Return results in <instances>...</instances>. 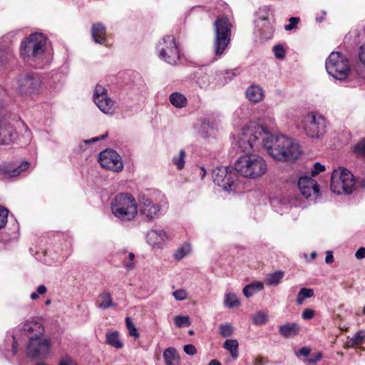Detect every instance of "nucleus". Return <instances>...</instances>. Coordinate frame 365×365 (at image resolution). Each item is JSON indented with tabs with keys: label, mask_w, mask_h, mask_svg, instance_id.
<instances>
[{
	"label": "nucleus",
	"mask_w": 365,
	"mask_h": 365,
	"mask_svg": "<svg viewBox=\"0 0 365 365\" xmlns=\"http://www.w3.org/2000/svg\"><path fill=\"white\" fill-rule=\"evenodd\" d=\"M274 126V119L271 116L251 122L242 130L238 140L239 147L243 151H247L262 143L267 153L277 160L297 159L301 154L299 144L284 135H272Z\"/></svg>",
	"instance_id": "obj_1"
},
{
	"label": "nucleus",
	"mask_w": 365,
	"mask_h": 365,
	"mask_svg": "<svg viewBox=\"0 0 365 365\" xmlns=\"http://www.w3.org/2000/svg\"><path fill=\"white\" fill-rule=\"evenodd\" d=\"M235 170L244 178L257 179L267 173V164L258 154H245L235 161Z\"/></svg>",
	"instance_id": "obj_2"
},
{
	"label": "nucleus",
	"mask_w": 365,
	"mask_h": 365,
	"mask_svg": "<svg viewBox=\"0 0 365 365\" xmlns=\"http://www.w3.org/2000/svg\"><path fill=\"white\" fill-rule=\"evenodd\" d=\"M4 108L0 102V145H9L14 143L18 138V133L15 124L21 125L24 129L23 138L24 143H29L31 140V132L28 126L21 120L14 121L4 117Z\"/></svg>",
	"instance_id": "obj_3"
},
{
	"label": "nucleus",
	"mask_w": 365,
	"mask_h": 365,
	"mask_svg": "<svg viewBox=\"0 0 365 365\" xmlns=\"http://www.w3.org/2000/svg\"><path fill=\"white\" fill-rule=\"evenodd\" d=\"M232 24L225 16L218 17L214 23L213 51L221 57L231 41Z\"/></svg>",
	"instance_id": "obj_4"
},
{
	"label": "nucleus",
	"mask_w": 365,
	"mask_h": 365,
	"mask_svg": "<svg viewBox=\"0 0 365 365\" xmlns=\"http://www.w3.org/2000/svg\"><path fill=\"white\" fill-rule=\"evenodd\" d=\"M111 210L118 219L128 222L133 220L138 212L135 198L129 193L118 194L111 203Z\"/></svg>",
	"instance_id": "obj_5"
},
{
	"label": "nucleus",
	"mask_w": 365,
	"mask_h": 365,
	"mask_svg": "<svg viewBox=\"0 0 365 365\" xmlns=\"http://www.w3.org/2000/svg\"><path fill=\"white\" fill-rule=\"evenodd\" d=\"M355 181L353 175L344 168H339L332 172L330 188L338 195L351 194L354 188Z\"/></svg>",
	"instance_id": "obj_6"
},
{
	"label": "nucleus",
	"mask_w": 365,
	"mask_h": 365,
	"mask_svg": "<svg viewBox=\"0 0 365 365\" xmlns=\"http://www.w3.org/2000/svg\"><path fill=\"white\" fill-rule=\"evenodd\" d=\"M327 73L338 80H344L350 72L349 61L346 56L339 52H332L326 60Z\"/></svg>",
	"instance_id": "obj_7"
},
{
	"label": "nucleus",
	"mask_w": 365,
	"mask_h": 365,
	"mask_svg": "<svg viewBox=\"0 0 365 365\" xmlns=\"http://www.w3.org/2000/svg\"><path fill=\"white\" fill-rule=\"evenodd\" d=\"M46 49V38L42 34H31L21 46V55L23 58H40Z\"/></svg>",
	"instance_id": "obj_8"
},
{
	"label": "nucleus",
	"mask_w": 365,
	"mask_h": 365,
	"mask_svg": "<svg viewBox=\"0 0 365 365\" xmlns=\"http://www.w3.org/2000/svg\"><path fill=\"white\" fill-rule=\"evenodd\" d=\"M51 340L49 338L38 336L29 337L26 346V354L30 359H43L51 352Z\"/></svg>",
	"instance_id": "obj_9"
},
{
	"label": "nucleus",
	"mask_w": 365,
	"mask_h": 365,
	"mask_svg": "<svg viewBox=\"0 0 365 365\" xmlns=\"http://www.w3.org/2000/svg\"><path fill=\"white\" fill-rule=\"evenodd\" d=\"M305 133L312 138H319L324 135L327 128L325 118L317 113H309L304 118Z\"/></svg>",
	"instance_id": "obj_10"
},
{
	"label": "nucleus",
	"mask_w": 365,
	"mask_h": 365,
	"mask_svg": "<svg viewBox=\"0 0 365 365\" xmlns=\"http://www.w3.org/2000/svg\"><path fill=\"white\" fill-rule=\"evenodd\" d=\"M157 50L160 59L170 65H175L180 59L179 50L173 36H165L159 42Z\"/></svg>",
	"instance_id": "obj_11"
},
{
	"label": "nucleus",
	"mask_w": 365,
	"mask_h": 365,
	"mask_svg": "<svg viewBox=\"0 0 365 365\" xmlns=\"http://www.w3.org/2000/svg\"><path fill=\"white\" fill-rule=\"evenodd\" d=\"M269 11L267 6L260 8L256 13L255 20V33L264 40L271 38L274 33L272 24L269 19Z\"/></svg>",
	"instance_id": "obj_12"
},
{
	"label": "nucleus",
	"mask_w": 365,
	"mask_h": 365,
	"mask_svg": "<svg viewBox=\"0 0 365 365\" xmlns=\"http://www.w3.org/2000/svg\"><path fill=\"white\" fill-rule=\"evenodd\" d=\"M213 182L224 190L232 191L236 189L237 176L235 173H232L227 166H220L215 168L212 173Z\"/></svg>",
	"instance_id": "obj_13"
},
{
	"label": "nucleus",
	"mask_w": 365,
	"mask_h": 365,
	"mask_svg": "<svg viewBox=\"0 0 365 365\" xmlns=\"http://www.w3.org/2000/svg\"><path fill=\"white\" fill-rule=\"evenodd\" d=\"M41 81L34 74H21L16 80V89L21 96H31L38 92Z\"/></svg>",
	"instance_id": "obj_14"
},
{
	"label": "nucleus",
	"mask_w": 365,
	"mask_h": 365,
	"mask_svg": "<svg viewBox=\"0 0 365 365\" xmlns=\"http://www.w3.org/2000/svg\"><path fill=\"white\" fill-rule=\"evenodd\" d=\"M140 214L149 220L159 217L166 212L167 205L155 203L148 197H143L139 203Z\"/></svg>",
	"instance_id": "obj_15"
},
{
	"label": "nucleus",
	"mask_w": 365,
	"mask_h": 365,
	"mask_svg": "<svg viewBox=\"0 0 365 365\" xmlns=\"http://www.w3.org/2000/svg\"><path fill=\"white\" fill-rule=\"evenodd\" d=\"M98 161L103 168L115 172L121 171L123 168L120 156L116 151L111 149L101 152Z\"/></svg>",
	"instance_id": "obj_16"
},
{
	"label": "nucleus",
	"mask_w": 365,
	"mask_h": 365,
	"mask_svg": "<svg viewBox=\"0 0 365 365\" xmlns=\"http://www.w3.org/2000/svg\"><path fill=\"white\" fill-rule=\"evenodd\" d=\"M298 187L306 198L310 197L312 195L317 197L319 193V187L317 182L307 176H301L298 180Z\"/></svg>",
	"instance_id": "obj_17"
},
{
	"label": "nucleus",
	"mask_w": 365,
	"mask_h": 365,
	"mask_svg": "<svg viewBox=\"0 0 365 365\" xmlns=\"http://www.w3.org/2000/svg\"><path fill=\"white\" fill-rule=\"evenodd\" d=\"M21 331L29 337L43 336L45 330L42 323L35 319L25 322L21 327Z\"/></svg>",
	"instance_id": "obj_18"
},
{
	"label": "nucleus",
	"mask_w": 365,
	"mask_h": 365,
	"mask_svg": "<svg viewBox=\"0 0 365 365\" xmlns=\"http://www.w3.org/2000/svg\"><path fill=\"white\" fill-rule=\"evenodd\" d=\"M106 29L101 23L93 24L91 27V37L95 43L103 44L106 42Z\"/></svg>",
	"instance_id": "obj_19"
},
{
	"label": "nucleus",
	"mask_w": 365,
	"mask_h": 365,
	"mask_svg": "<svg viewBox=\"0 0 365 365\" xmlns=\"http://www.w3.org/2000/svg\"><path fill=\"white\" fill-rule=\"evenodd\" d=\"M147 242L154 246L163 243L167 238L166 233L163 230H152L147 234Z\"/></svg>",
	"instance_id": "obj_20"
},
{
	"label": "nucleus",
	"mask_w": 365,
	"mask_h": 365,
	"mask_svg": "<svg viewBox=\"0 0 365 365\" xmlns=\"http://www.w3.org/2000/svg\"><path fill=\"white\" fill-rule=\"evenodd\" d=\"M93 101L103 113L112 114L114 112V101L111 98H108V96H103Z\"/></svg>",
	"instance_id": "obj_21"
},
{
	"label": "nucleus",
	"mask_w": 365,
	"mask_h": 365,
	"mask_svg": "<svg viewBox=\"0 0 365 365\" xmlns=\"http://www.w3.org/2000/svg\"><path fill=\"white\" fill-rule=\"evenodd\" d=\"M247 98L253 103H259L264 98V92L262 88L256 85L250 86L246 91Z\"/></svg>",
	"instance_id": "obj_22"
},
{
	"label": "nucleus",
	"mask_w": 365,
	"mask_h": 365,
	"mask_svg": "<svg viewBox=\"0 0 365 365\" xmlns=\"http://www.w3.org/2000/svg\"><path fill=\"white\" fill-rule=\"evenodd\" d=\"M299 326L297 323H287L279 327V332L284 338H292L299 332Z\"/></svg>",
	"instance_id": "obj_23"
},
{
	"label": "nucleus",
	"mask_w": 365,
	"mask_h": 365,
	"mask_svg": "<svg viewBox=\"0 0 365 365\" xmlns=\"http://www.w3.org/2000/svg\"><path fill=\"white\" fill-rule=\"evenodd\" d=\"M163 358L166 365H179L180 356L174 347H168L163 352Z\"/></svg>",
	"instance_id": "obj_24"
},
{
	"label": "nucleus",
	"mask_w": 365,
	"mask_h": 365,
	"mask_svg": "<svg viewBox=\"0 0 365 365\" xmlns=\"http://www.w3.org/2000/svg\"><path fill=\"white\" fill-rule=\"evenodd\" d=\"M29 163L28 161H23L19 165L16 167H7L4 169V174L9 178L16 177L22 172L29 168Z\"/></svg>",
	"instance_id": "obj_25"
},
{
	"label": "nucleus",
	"mask_w": 365,
	"mask_h": 365,
	"mask_svg": "<svg viewBox=\"0 0 365 365\" xmlns=\"http://www.w3.org/2000/svg\"><path fill=\"white\" fill-rule=\"evenodd\" d=\"M170 103L175 108H182L187 105V98L181 93L174 92L170 95Z\"/></svg>",
	"instance_id": "obj_26"
},
{
	"label": "nucleus",
	"mask_w": 365,
	"mask_h": 365,
	"mask_svg": "<svg viewBox=\"0 0 365 365\" xmlns=\"http://www.w3.org/2000/svg\"><path fill=\"white\" fill-rule=\"evenodd\" d=\"M222 347L230 352L233 359H236L239 356V343L236 339H226Z\"/></svg>",
	"instance_id": "obj_27"
},
{
	"label": "nucleus",
	"mask_w": 365,
	"mask_h": 365,
	"mask_svg": "<svg viewBox=\"0 0 365 365\" xmlns=\"http://www.w3.org/2000/svg\"><path fill=\"white\" fill-rule=\"evenodd\" d=\"M100 300L98 307L102 309H106L110 307H115L116 304L113 302L111 295L108 292H103L98 295Z\"/></svg>",
	"instance_id": "obj_28"
},
{
	"label": "nucleus",
	"mask_w": 365,
	"mask_h": 365,
	"mask_svg": "<svg viewBox=\"0 0 365 365\" xmlns=\"http://www.w3.org/2000/svg\"><path fill=\"white\" fill-rule=\"evenodd\" d=\"M263 288V283L261 282H257L255 283L246 285L243 289V294L246 297L249 298L252 297L257 292L262 290Z\"/></svg>",
	"instance_id": "obj_29"
},
{
	"label": "nucleus",
	"mask_w": 365,
	"mask_h": 365,
	"mask_svg": "<svg viewBox=\"0 0 365 365\" xmlns=\"http://www.w3.org/2000/svg\"><path fill=\"white\" fill-rule=\"evenodd\" d=\"M284 274V272L279 270L268 274L265 277V282L269 286L277 285L283 278Z\"/></svg>",
	"instance_id": "obj_30"
},
{
	"label": "nucleus",
	"mask_w": 365,
	"mask_h": 365,
	"mask_svg": "<svg viewBox=\"0 0 365 365\" xmlns=\"http://www.w3.org/2000/svg\"><path fill=\"white\" fill-rule=\"evenodd\" d=\"M106 342L115 349H121L123 347V343L119 339L118 331L108 333L106 334Z\"/></svg>",
	"instance_id": "obj_31"
},
{
	"label": "nucleus",
	"mask_w": 365,
	"mask_h": 365,
	"mask_svg": "<svg viewBox=\"0 0 365 365\" xmlns=\"http://www.w3.org/2000/svg\"><path fill=\"white\" fill-rule=\"evenodd\" d=\"M314 296V290L310 288H302L298 292L296 298V302L298 305L304 303L306 299L311 298Z\"/></svg>",
	"instance_id": "obj_32"
},
{
	"label": "nucleus",
	"mask_w": 365,
	"mask_h": 365,
	"mask_svg": "<svg viewBox=\"0 0 365 365\" xmlns=\"http://www.w3.org/2000/svg\"><path fill=\"white\" fill-rule=\"evenodd\" d=\"M235 331V327L229 324H221L219 326V334L223 338H227L231 336Z\"/></svg>",
	"instance_id": "obj_33"
},
{
	"label": "nucleus",
	"mask_w": 365,
	"mask_h": 365,
	"mask_svg": "<svg viewBox=\"0 0 365 365\" xmlns=\"http://www.w3.org/2000/svg\"><path fill=\"white\" fill-rule=\"evenodd\" d=\"M224 303L228 308H234L240 305V301L234 293L226 294Z\"/></svg>",
	"instance_id": "obj_34"
},
{
	"label": "nucleus",
	"mask_w": 365,
	"mask_h": 365,
	"mask_svg": "<svg viewBox=\"0 0 365 365\" xmlns=\"http://www.w3.org/2000/svg\"><path fill=\"white\" fill-rule=\"evenodd\" d=\"M198 83L200 86L204 89L215 86L213 77L207 74L202 76L198 80Z\"/></svg>",
	"instance_id": "obj_35"
},
{
	"label": "nucleus",
	"mask_w": 365,
	"mask_h": 365,
	"mask_svg": "<svg viewBox=\"0 0 365 365\" xmlns=\"http://www.w3.org/2000/svg\"><path fill=\"white\" fill-rule=\"evenodd\" d=\"M364 331H357L349 341V344L348 345L349 347H354L355 346L361 345L363 344V340L365 338V334H364Z\"/></svg>",
	"instance_id": "obj_36"
},
{
	"label": "nucleus",
	"mask_w": 365,
	"mask_h": 365,
	"mask_svg": "<svg viewBox=\"0 0 365 365\" xmlns=\"http://www.w3.org/2000/svg\"><path fill=\"white\" fill-rule=\"evenodd\" d=\"M185 158V152L183 150H180L179 154L177 156L173 157V163L178 170H181L184 168Z\"/></svg>",
	"instance_id": "obj_37"
},
{
	"label": "nucleus",
	"mask_w": 365,
	"mask_h": 365,
	"mask_svg": "<svg viewBox=\"0 0 365 365\" xmlns=\"http://www.w3.org/2000/svg\"><path fill=\"white\" fill-rule=\"evenodd\" d=\"M190 251V246L189 244H184L179 247L175 252L174 257L175 259L180 260L186 256Z\"/></svg>",
	"instance_id": "obj_38"
},
{
	"label": "nucleus",
	"mask_w": 365,
	"mask_h": 365,
	"mask_svg": "<svg viewBox=\"0 0 365 365\" xmlns=\"http://www.w3.org/2000/svg\"><path fill=\"white\" fill-rule=\"evenodd\" d=\"M267 322V314L263 312L256 313L252 317V322L256 325L264 324Z\"/></svg>",
	"instance_id": "obj_39"
},
{
	"label": "nucleus",
	"mask_w": 365,
	"mask_h": 365,
	"mask_svg": "<svg viewBox=\"0 0 365 365\" xmlns=\"http://www.w3.org/2000/svg\"><path fill=\"white\" fill-rule=\"evenodd\" d=\"M174 322L178 327H187L190 325V318L187 316H176Z\"/></svg>",
	"instance_id": "obj_40"
},
{
	"label": "nucleus",
	"mask_w": 365,
	"mask_h": 365,
	"mask_svg": "<svg viewBox=\"0 0 365 365\" xmlns=\"http://www.w3.org/2000/svg\"><path fill=\"white\" fill-rule=\"evenodd\" d=\"M125 324H126V327L128 330L129 334L135 338H138L139 336V334L137 331V329H136L135 324H133L132 319L130 317H126Z\"/></svg>",
	"instance_id": "obj_41"
},
{
	"label": "nucleus",
	"mask_w": 365,
	"mask_h": 365,
	"mask_svg": "<svg viewBox=\"0 0 365 365\" xmlns=\"http://www.w3.org/2000/svg\"><path fill=\"white\" fill-rule=\"evenodd\" d=\"M103 96H107V89L101 85H96L93 93V100Z\"/></svg>",
	"instance_id": "obj_42"
},
{
	"label": "nucleus",
	"mask_w": 365,
	"mask_h": 365,
	"mask_svg": "<svg viewBox=\"0 0 365 365\" xmlns=\"http://www.w3.org/2000/svg\"><path fill=\"white\" fill-rule=\"evenodd\" d=\"M134 258L135 255L133 252H129L128 258L123 261L124 267L128 272L131 271L135 267Z\"/></svg>",
	"instance_id": "obj_43"
},
{
	"label": "nucleus",
	"mask_w": 365,
	"mask_h": 365,
	"mask_svg": "<svg viewBox=\"0 0 365 365\" xmlns=\"http://www.w3.org/2000/svg\"><path fill=\"white\" fill-rule=\"evenodd\" d=\"M322 358V354L321 352H317L314 354L312 357L310 358H306L304 360V363L309 365H314L318 361H319Z\"/></svg>",
	"instance_id": "obj_44"
},
{
	"label": "nucleus",
	"mask_w": 365,
	"mask_h": 365,
	"mask_svg": "<svg viewBox=\"0 0 365 365\" xmlns=\"http://www.w3.org/2000/svg\"><path fill=\"white\" fill-rule=\"evenodd\" d=\"M9 211L7 209L0 206V229L3 228L6 222Z\"/></svg>",
	"instance_id": "obj_45"
},
{
	"label": "nucleus",
	"mask_w": 365,
	"mask_h": 365,
	"mask_svg": "<svg viewBox=\"0 0 365 365\" xmlns=\"http://www.w3.org/2000/svg\"><path fill=\"white\" fill-rule=\"evenodd\" d=\"M273 52L275 57L278 59H282L285 56V51L283 46L280 44L276 45L273 47Z\"/></svg>",
	"instance_id": "obj_46"
},
{
	"label": "nucleus",
	"mask_w": 365,
	"mask_h": 365,
	"mask_svg": "<svg viewBox=\"0 0 365 365\" xmlns=\"http://www.w3.org/2000/svg\"><path fill=\"white\" fill-rule=\"evenodd\" d=\"M47 291V289L46 287V286L44 285H39L37 289H36V292H34L31 296H30V298L32 299V300H36L37 299H38L39 297V295H42V294H44Z\"/></svg>",
	"instance_id": "obj_47"
},
{
	"label": "nucleus",
	"mask_w": 365,
	"mask_h": 365,
	"mask_svg": "<svg viewBox=\"0 0 365 365\" xmlns=\"http://www.w3.org/2000/svg\"><path fill=\"white\" fill-rule=\"evenodd\" d=\"M354 150L359 155H365V138L362 139L354 146Z\"/></svg>",
	"instance_id": "obj_48"
},
{
	"label": "nucleus",
	"mask_w": 365,
	"mask_h": 365,
	"mask_svg": "<svg viewBox=\"0 0 365 365\" xmlns=\"http://www.w3.org/2000/svg\"><path fill=\"white\" fill-rule=\"evenodd\" d=\"M173 295L176 300H179V301L185 300L187 297V293L183 289H180L175 291L173 293Z\"/></svg>",
	"instance_id": "obj_49"
},
{
	"label": "nucleus",
	"mask_w": 365,
	"mask_h": 365,
	"mask_svg": "<svg viewBox=\"0 0 365 365\" xmlns=\"http://www.w3.org/2000/svg\"><path fill=\"white\" fill-rule=\"evenodd\" d=\"M58 365H78L77 362L69 356L61 357Z\"/></svg>",
	"instance_id": "obj_50"
},
{
	"label": "nucleus",
	"mask_w": 365,
	"mask_h": 365,
	"mask_svg": "<svg viewBox=\"0 0 365 365\" xmlns=\"http://www.w3.org/2000/svg\"><path fill=\"white\" fill-rule=\"evenodd\" d=\"M289 24L284 26V29L286 31H291L296 28L299 21V19L298 17H291L289 18Z\"/></svg>",
	"instance_id": "obj_51"
},
{
	"label": "nucleus",
	"mask_w": 365,
	"mask_h": 365,
	"mask_svg": "<svg viewBox=\"0 0 365 365\" xmlns=\"http://www.w3.org/2000/svg\"><path fill=\"white\" fill-rule=\"evenodd\" d=\"M311 349L308 346L302 347L298 351L295 352V356L299 357V356H303L306 358H308L310 354Z\"/></svg>",
	"instance_id": "obj_52"
},
{
	"label": "nucleus",
	"mask_w": 365,
	"mask_h": 365,
	"mask_svg": "<svg viewBox=\"0 0 365 365\" xmlns=\"http://www.w3.org/2000/svg\"><path fill=\"white\" fill-rule=\"evenodd\" d=\"M325 167L324 165H322L319 163H316L314 164V168L311 170V175L312 176H315L318 175L319 173L324 170Z\"/></svg>",
	"instance_id": "obj_53"
},
{
	"label": "nucleus",
	"mask_w": 365,
	"mask_h": 365,
	"mask_svg": "<svg viewBox=\"0 0 365 365\" xmlns=\"http://www.w3.org/2000/svg\"><path fill=\"white\" fill-rule=\"evenodd\" d=\"M11 56L9 51L0 49V64L2 65Z\"/></svg>",
	"instance_id": "obj_54"
},
{
	"label": "nucleus",
	"mask_w": 365,
	"mask_h": 365,
	"mask_svg": "<svg viewBox=\"0 0 365 365\" xmlns=\"http://www.w3.org/2000/svg\"><path fill=\"white\" fill-rule=\"evenodd\" d=\"M184 351L190 356H193L197 353V349L192 344H187L184 346Z\"/></svg>",
	"instance_id": "obj_55"
},
{
	"label": "nucleus",
	"mask_w": 365,
	"mask_h": 365,
	"mask_svg": "<svg viewBox=\"0 0 365 365\" xmlns=\"http://www.w3.org/2000/svg\"><path fill=\"white\" fill-rule=\"evenodd\" d=\"M314 312L312 309H305L302 314L304 319L309 320L314 317Z\"/></svg>",
	"instance_id": "obj_56"
},
{
	"label": "nucleus",
	"mask_w": 365,
	"mask_h": 365,
	"mask_svg": "<svg viewBox=\"0 0 365 365\" xmlns=\"http://www.w3.org/2000/svg\"><path fill=\"white\" fill-rule=\"evenodd\" d=\"M240 73V71L237 68L232 69V70H227L226 71V76L225 78H228L229 80H231L234 76L238 75Z\"/></svg>",
	"instance_id": "obj_57"
},
{
	"label": "nucleus",
	"mask_w": 365,
	"mask_h": 365,
	"mask_svg": "<svg viewBox=\"0 0 365 365\" xmlns=\"http://www.w3.org/2000/svg\"><path fill=\"white\" fill-rule=\"evenodd\" d=\"M359 58L360 61L365 66V43L359 48Z\"/></svg>",
	"instance_id": "obj_58"
},
{
	"label": "nucleus",
	"mask_w": 365,
	"mask_h": 365,
	"mask_svg": "<svg viewBox=\"0 0 365 365\" xmlns=\"http://www.w3.org/2000/svg\"><path fill=\"white\" fill-rule=\"evenodd\" d=\"M355 257L359 259H361L365 257V247H361L355 253Z\"/></svg>",
	"instance_id": "obj_59"
},
{
	"label": "nucleus",
	"mask_w": 365,
	"mask_h": 365,
	"mask_svg": "<svg viewBox=\"0 0 365 365\" xmlns=\"http://www.w3.org/2000/svg\"><path fill=\"white\" fill-rule=\"evenodd\" d=\"M326 254H327L326 257H325L326 263H327V264L332 263L334 262V256L332 255V252L331 251H327Z\"/></svg>",
	"instance_id": "obj_60"
},
{
	"label": "nucleus",
	"mask_w": 365,
	"mask_h": 365,
	"mask_svg": "<svg viewBox=\"0 0 365 365\" xmlns=\"http://www.w3.org/2000/svg\"><path fill=\"white\" fill-rule=\"evenodd\" d=\"M12 351L14 354H16L18 352V344L16 341H13L12 343Z\"/></svg>",
	"instance_id": "obj_61"
},
{
	"label": "nucleus",
	"mask_w": 365,
	"mask_h": 365,
	"mask_svg": "<svg viewBox=\"0 0 365 365\" xmlns=\"http://www.w3.org/2000/svg\"><path fill=\"white\" fill-rule=\"evenodd\" d=\"M263 359L262 357H257L255 359L253 364L254 365H262L263 364Z\"/></svg>",
	"instance_id": "obj_62"
},
{
	"label": "nucleus",
	"mask_w": 365,
	"mask_h": 365,
	"mask_svg": "<svg viewBox=\"0 0 365 365\" xmlns=\"http://www.w3.org/2000/svg\"><path fill=\"white\" fill-rule=\"evenodd\" d=\"M107 137V134H104V135H102L99 137H96L95 138H93L91 141L92 142H96V141H98V140H101L104 138H106Z\"/></svg>",
	"instance_id": "obj_63"
},
{
	"label": "nucleus",
	"mask_w": 365,
	"mask_h": 365,
	"mask_svg": "<svg viewBox=\"0 0 365 365\" xmlns=\"http://www.w3.org/2000/svg\"><path fill=\"white\" fill-rule=\"evenodd\" d=\"M207 365H221V364L217 359H212Z\"/></svg>",
	"instance_id": "obj_64"
}]
</instances>
